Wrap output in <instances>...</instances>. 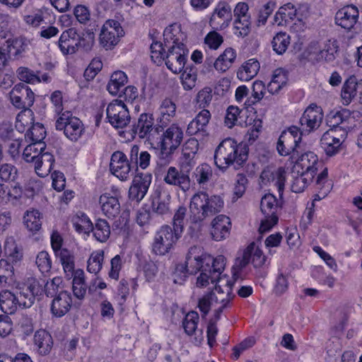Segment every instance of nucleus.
Listing matches in <instances>:
<instances>
[{
    "label": "nucleus",
    "instance_id": "nucleus-50",
    "mask_svg": "<svg viewBox=\"0 0 362 362\" xmlns=\"http://www.w3.org/2000/svg\"><path fill=\"white\" fill-rule=\"evenodd\" d=\"M193 176L200 186L204 185L212 178V168L207 163H202L195 168Z\"/></svg>",
    "mask_w": 362,
    "mask_h": 362
},
{
    "label": "nucleus",
    "instance_id": "nucleus-42",
    "mask_svg": "<svg viewBox=\"0 0 362 362\" xmlns=\"http://www.w3.org/2000/svg\"><path fill=\"white\" fill-rule=\"evenodd\" d=\"M235 58V51L233 48H227L215 61L214 68L218 71L225 72L231 66Z\"/></svg>",
    "mask_w": 362,
    "mask_h": 362
},
{
    "label": "nucleus",
    "instance_id": "nucleus-28",
    "mask_svg": "<svg viewBox=\"0 0 362 362\" xmlns=\"http://www.w3.org/2000/svg\"><path fill=\"white\" fill-rule=\"evenodd\" d=\"M211 119V113L208 110H202L187 125L186 132L192 136L198 133H206V127Z\"/></svg>",
    "mask_w": 362,
    "mask_h": 362
},
{
    "label": "nucleus",
    "instance_id": "nucleus-62",
    "mask_svg": "<svg viewBox=\"0 0 362 362\" xmlns=\"http://www.w3.org/2000/svg\"><path fill=\"white\" fill-rule=\"evenodd\" d=\"M62 280L60 277H54L45 285V293L47 297L54 298L63 290L60 288Z\"/></svg>",
    "mask_w": 362,
    "mask_h": 362
},
{
    "label": "nucleus",
    "instance_id": "nucleus-38",
    "mask_svg": "<svg viewBox=\"0 0 362 362\" xmlns=\"http://www.w3.org/2000/svg\"><path fill=\"white\" fill-rule=\"evenodd\" d=\"M292 182L291 185V191L295 193H300L304 191L308 185L313 181L314 177L313 175L300 173L299 170L295 172L293 169L292 172Z\"/></svg>",
    "mask_w": 362,
    "mask_h": 362
},
{
    "label": "nucleus",
    "instance_id": "nucleus-27",
    "mask_svg": "<svg viewBox=\"0 0 362 362\" xmlns=\"http://www.w3.org/2000/svg\"><path fill=\"white\" fill-rule=\"evenodd\" d=\"M254 247V243H250L243 251L241 256L235 259V263L232 267V278L234 281L243 279L246 275V268L250 262V252Z\"/></svg>",
    "mask_w": 362,
    "mask_h": 362
},
{
    "label": "nucleus",
    "instance_id": "nucleus-12",
    "mask_svg": "<svg viewBox=\"0 0 362 362\" xmlns=\"http://www.w3.org/2000/svg\"><path fill=\"white\" fill-rule=\"evenodd\" d=\"M187 50L183 43L168 47L164 58L165 65L173 73H180L185 68L187 61Z\"/></svg>",
    "mask_w": 362,
    "mask_h": 362
},
{
    "label": "nucleus",
    "instance_id": "nucleus-59",
    "mask_svg": "<svg viewBox=\"0 0 362 362\" xmlns=\"http://www.w3.org/2000/svg\"><path fill=\"white\" fill-rule=\"evenodd\" d=\"M151 57L152 61L158 65L161 64L166 55L165 47L160 42H153L151 45Z\"/></svg>",
    "mask_w": 362,
    "mask_h": 362
},
{
    "label": "nucleus",
    "instance_id": "nucleus-19",
    "mask_svg": "<svg viewBox=\"0 0 362 362\" xmlns=\"http://www.w3.org/2000/svg\"><path fill=\"white\" fill-rule=\"evenodd\" d=\"M132 164L130 159L122 151H117L112 153L110 159V169L111 173L121 180H126L129 177Z\"/></svg>",
    "mask_w": 362,
    "mask_h": 362
},
{
    "label": "nucleus",
    "instance_id": "nucleus-14",
    "mask_svg": "<svg viewBox=\"0 0 362 362\" xmlns=\"http://www.w3.org/2000/svg\"><path fill=\"white\" fill-rule=\"evenodd\" d=\"M183 139L184 132L182 128L177 123H173L160 131L155 142L176 150L182 144Z\"/></svg>",
    "mask_w": 362,
    "mask_h": 362
},
{
    "label": "nucleus",
    "instance_id": "nucleus-57",
    "mask_svg": "<svg viewBox=\"0 0 362 362\" xmlns=\"http://www.w3.org/2000/svg\"><path fill=\"white\" fill-rule=\"evenodd\" d=\"M235 281H234L233 278L232 279H229L227 275H221V274L219 277L216 280V282H218L219 284H216L212 287V288H215V289L218 293H223L224 292H226L227 297H233L232 293V288Z\"/></svg>",
    "mask_w": 362,
    "mask_h": 362
},
{
    "label": "nucleus",
    "instance_id": "nucleus-47",
    "mask_svg": "<svg viewBox=\"0 0 362 362\" xmlns=\"http://www.w3.org/2000/svg\"><path fill=\"white\" fill-rule=\"evenodd\" d=\"M356 78L355 76H351L345 81L341 92L343 105H349L352 100L356 98Z\"/></svg>",
    "mask_w": 362,
    "mask_h": 362
},
{
    "label": "nucleus",
    "instance_id": "nucleus-51",
    "mask_svg": "<svg viewBox=\"0 0 362 362\" xmlns=\"http://www.w3.org/2000/svg\"><path fill=\"white\" fill-rule=\"evenodd\" d=\"M45 148V143L32 142L25 148L23 153V159L28 163H34Z\"/></svg>",
    "mask_w": 362,
    "mask_h": 362
},
{
    "label": "nucleus",
    "instance_id": "nucleus-22",
    "mask_svg": "<svg viewBox=\"0 0 362 362\" xmlns=\"http://www.w3.org/2000/svg\"><path fill=\"white\" fill-rule=\"evenodd\" d=\"M286 175V170L282 167L276 169L267 168L262 172L260 178L265 185L271 182L273 183L278 189L279 196L281 197L284 189Z\"/></svg>",
    "mask_w": 362,
    "mask_h": 362
},
{
    "label": "nucleus",
    "instance_id": "nucleus-33",
    "mask_svg": "<svg viewBox=\"0 0 362 362\" xmlns=\"http://www.w3.org/2000/svg\"><path fill=\"white\" fill-rule=\"evenodd\" d=\"M42 214L38 210H27L23 217V224L28 231L35 234L42 227Z\"/></svg>",
    "mask_w": 362,
    "mask_h": 362
},
{
    "label": "nucleus",
    "instance_id": "nucleus-21",
    "mask_svg": "<svg viewBox=\"0 0 362 362\" xmlns=\"http://www.w3.org/2000/svg\"><path fill=\"white\" fill-rule=\"evenodd\" d=\"M163 180L166 184L177 187L185 192L190 188L189 175L174 166L168 168Z\"/></svg>",
    "mask_w": 362,
    "mask_h": 362
},
{
    "label": "nucleus",
    "instance_id": "nucleus-17",
    "mask_svg": "<svg viewBox=\"0 0 362 362\" xmlns=\"http://www.w3.org/2000/svg\"><path fill=\"white\" fill-rule=\"evenodd\" d=\"M152 180L148 173H137L129 189V198L139 203L146 194Z\"/></svg>",
    "mask_w": 362,
    "mask_h": 362
},
{
    "label": "nucleus",
    "instance_id": "nucleus-43",
    "mask_svg": "<svg viewBox=\"0 0 362 362\" xmlns=\"http://www.w3.org/2000/svg\"><path fill=\"white\" fill-rule=\"evenodd\" d=\"M90 229L93 230V236L95 239L100 243H105L110 238V226L105 219H97L94 226L91 223Z\"/></svg>",
    "mask_w": 362,
    "mask_h": 362
},
{
    "label": "nucleus",
    "instance_id": "nucleus-10",
    "mask_svg": "<svg viewBox=\"0 0 362 362\" xmlns=\"http://www.w3.org/2000/svg\"><path fill=\"white\" fill-rule=\"evenodd\" d=\"M322 119V108L315 104L309 105L300 118V127H298V129L300 135L308 134L317 129L320 127Z\"/></svg>",
    "mask_w": 362,
    "mask_h": 362
},
{
    "label": "nucleus",
    "instance_id": "nucleus-37",
    "mask_svg": "<svg viewBox=\"0 0 362 362\" xmlns=\"http://www.w3.org/2000/svg\"><path fill=\"white\" fill-rule=\"evenodd\" d=\"M351 114L349 110H342L330 112L327 117V124L330 128L340 127L341 126H350Z\"/></svg>",
    "mask_w": 362,
    "mask_h": 362
},
{
    "label": "nucleus",
    "instance_id": "nucleus-45",
    "mask_svg": "<svg viewBox=\"0 0 362 362\" xmlns=\"http://www.w3.org/2000/svg\"><path fill=\"white\" fill-rule=\"evenodd\" d=\"M60 259L63 266L64 271L68 278H71L75 274L76 270L75 268L74 256L72 252L67 249L63 248L57 255Z\"/></svg>",
    "mask_w": 362,
    "mask_h": 362
},
{
    "label": "nucleus",
    "instance_id": "nucleus-39",
    "mask_svg": "<svg viewBox=\"0 0 362 362\" xmlns=\"http://www.w3.org/2000/svg\"><path fill=\"white\" fill-rule=\"evenodd\" d=\"M29 42L23 37L6 40V58L18 57L28 49Z\"/></svg>",
    "mask_w": 362,
    "mask_h": 362
},
{
    "label": "nucleus",
    "instance_id": "nucleus-24",
    "mask_svg": "<svg viewBox=\"0 0 362 362\" xmlns=\"http://www.w3.org/2000/svg\"><path fill=\"white\" fill-rule=\"evenodd\" d=\"M72 298L69 292L62 290L59 295L52 299L51 312L53 315L61 317L66 315L72 306Z\"/></svg>",
    "mask_w": 362,
    "mask_h": 362
},
{
    "label": "nucleus",
    "instance_id": "nucleus-41",
    "mask_svg": "<svg viewBox=\"0 0 362 362\" xmlns=\"http://www.w3.org/2000/svg\"><path fill=\"white\" fill-rule=\"evenodd\" d=\"M72 277V290L74 295L78 300H82L85 298L87 291L84 272L81 269H77L75 272L74 276Z\"/></svg>",
    "mask_w": 362,
    "mask_h": 362
},
{
    "label": "nucleus",
    "instance_id": "nucleus-2",
    "mask_svg": "<svg viewBox=\"0 0 362 362\" xmlns=\"http://www.w3.org/2000/svg\"><path fill=\"white\" fill-rule=\"evenodd\" d=\"M223 207V201L216 195L209 196L199 192L192 196L189 204L190 221L194 223H201L207 218L219 213Z\"/></svg>",
    "mask_w": 362,
    "mask_h": 362
},
{
    "label": "nucleus",
    "instance_id": "nucleus-31",
    "mask_svg": "<svg viewBox=\"0 0 362 362\" xmlns=\"http://www.w3.org/2000/svg\"><path fill=\"white\" fill-rule=\"evenodd\" d=\"M99 202L103 214L109 218L116 217L120 212V204L118 199L107 194L100 197Z\"/></svg>",
    "mask_w": 362,
    "mask_h": 362
},
{
    "label": "nucleus",
    "instance_id": "nucleus-7",
    "mask_svg": "<svg viewBox=\"0 0 362 362\" xmlns=\"http://www.w3.org/2000/svg\"><path fill=\"white\" fill-rule=\"evenodd\" d=\"M301 136L298 127L292 126L287 131H284L277 141L276 149L278 153L286 156L291 155V158H296L298 155V144L301 141Z\"/></svg>",
    "mask_w": 362,
    "mask_h": 362
},
{
    "label": "nucleus",
    "instance_id": "nucleus-63",
    "mask_svg": "<svg viewBox=\"0 0 362 362\" xmlns=\"http://www.w3.org/2000/svg\"><path fill=\"white\" fill-rule=\"evenodd\" d=\"M4 250L6 254L9 258L12 259L13 262H18L21 260L23 257L21 250L17 247L12 238L6 241Z\"/></svg>",
    "mask_w": 362,
    "mask_h": 362
},
{
    "label": "nucleus",
    "instance_id": "nucleus-26",
    "mask_svg": "<svg viewBox=\"0 0 362 362\" xmlns=\"http://www.w3.org/2000/svg\"><path fill=\"white\" fill-rule=\"evenodd\" d=\"M176 110V105L171 98H165L161 101L158 107L159 116L157 118V122L163 129L167 127L175 117Z\"/></svg>",
    "mask_w": 362,
    "mask_h": 362
},
{
    "label": "nucleus",
    "instance_id": "nucleus-56",
    "mask_svg": "<svg viewBox=\"0 0 362 362\" xmlns=\"http://www.w3.org/2000/svg\"><path fill=\"white\" fill-rule=\"evenodd\" d=\"M182 84L185 90H192L196 85L197 81V69L185 67L182 70Z\"/></svg>",
    "mask_w": 362,
    "mask_h": 362
},
{
    "label": "nucleus",
    "instance_id": "nucleus-3",
    "mask_svg": "<svg viewBox=\"0 0 362 362\" xmlns=\"http://www.w3.org/2000/svg\"><path fill=\"white\" fill-rule=\"evenodd\" d=\"M94 40L95 35L93 32L88 31L81 36L75 28H71L61 34L58 46L63 54H73L79 47H82L86 51L90 50Z\"/></svg>",
    "mask_w": 362,
    "mask_h": 362
},
{
    "label": "nucleus",
    "instance_id": "nucleus-55",
    "mask_svg": "<svg viewBox=\"0 0 362 362\" xmlns=\"http://www.w3.org/2000/svg\"><path fill=\"white\" fill-rule=\"evenodd\" d=\"M25 137L33 143H43L46 131L42 124H33L25 134Z\"/></svg>",
    "mask_w": 362,
    "mask_h": 362
},
{
    "label": "nucleus",
    "instance_id": "nucleus-16",
    "mask_svg": "<svg viewBox=\"0 0 362 362\" xmlns=\"http://www.w3.org/2000/svg\"><path fill=\"white\" fill-rule=\"evenodd\" d=\"M55 127L57 130H64L65 136L73 141H78L84 132L82 122L75 117H60L57 120Z\"/></svg>",
    "mask_w": 362,
    "mask_h": 362
},
{
    "label": "nucleus",
    "instance_id": "nucleus-13",
    "mask_svg": "<svg viewBox=\"0 0 362 362\" xmlns=\"http://www.w3.org/2000/svg\"><path fill=\"white\" fill-rule=\"evenodd\" d=\"M233 15L235 34L239 37L247 36L251 28V16L248 5L245 2H239L233 10Z\"/></svg>",
    "mask_w": 362,
    "mask_h": 362
},
{
    "label": "nucleus",
    "instance_id": "nucleus-1",
    "mask_svg": "<svg viewBox=\"0 0 362 362\" xmlns=\"http://www.w3.org/2000/svg\"><path fill=\"white\" fill-rule=\"evenodd\" d=\"M248 152L249 148L246 144H238L233 139H226L214 151V164L222 170H226L232 165L242 166L248 158Z\"/></svg>",
    "mask_w": 362,
    "mask_h": 362
},
{
    "label": "nucleus",
    "instance_id": "nucleus-58",
    "mask_svg": "<svg viewBox=\"0 0 362 362\" xmlns=\"http://www.w3.org/2000/svg\"><path fill=\"white\" fill-rule=\"evenodd\" d=\"M17 168L8 163H4L0 166V180L3 182H13L17 178Z\"/></svg>",
    "mask_w": 362,
    "mask_h": 362
},
{
    "label": "nucleus",
    "instance_id": "nucleus-34",
    "mask_svg": "<svg viewBox=\"0 0 362 362\" xmlns=\"http://www.w3.org/2000/svg\"><path fill=\"white\" fill-rule=\"evenodd\" d=\"M34 343L40 354L47 355L52 350L53 339L48 332L40 329L34 335Z\"/></svg>",
    "mask_w": 362,
    "mask_h": 362
},
{
    "label": "nucleus",
    "instance_id": "nucleus-61",
    "mask_svg": "<svg viewBox=\"0 0 362 362\" xmlns=\"http://www.w3.org/2000/svg\"><path fill=\"white\" fill-rule=\"evenodd\" d=\"M13 274V267L7 260L0 259V284L6 286Z\"/></svg>",
    "mask_w": 362,
    "mask_h": 362
},
{
    "label": "nucleus",
    "instance_id": "nucleus-49",
    "mask_svg": "<svg viewBox=\"0 0 362 362\" xmlns=\"http://www.w3.org/2000/svg\"><path fill=\"white\" fill-rule=\"evenodd\" d=\"M103 262L104 251L102 250L93 251L87 261L88 272L97 274L102 269Z\"/></svg>",
    "mask_w": 362,
    "mask_h": 362
},
{
    "label": "nucleus",
    "instance_id": "nucleus-15",
    "mask_svg": "<svg viewBox=\"0 0 362 362\" xmlns=\"http://www.w3.org/2000/svg\"><path fill=\"white\" fill-rule=\"evenodd\" d=\"M122 35L123 29L120 23L115 20H108L102 28L100 42L106 49H110L117 44L119 37Z\"/></svg>",
    "mask_w": 362,
    "mask_h": 362
},
{
    "label": "nucleus",
    "instance_id": "nucleus-46",
    "mask_svg": "<svg viewBox=\"0 0 362 362\" xmlns=\"http://www.w3.org/2000/svg\"><path fill=\"white\" fill-rule=\"evenodd\" d=\"M321 147L324 149L326 154L329 156H332L337 154L340 148L341 144L339 143V139L330 134L324 133L320 139Z\"/></svg>",
    "mask_w": 362,
    "mask_h": 362
},
{
    "label": "nucleus",
    "instance_id": "nucleus-40",
    "mask_svg": "<svg viewBox=\"0 0 362 362\" xmlns=\"http://www.w3.org/2000/svg\"><path fill=\"white\" fill-rule=\"evenodd\" d=\"M259 69V63L255 59L247 61L237 72L238 78L241 81H250L254 78Z\"/></svg>",
    "mask_w": 362,
    "mask_h": 362
},
{
    "label": "nucleus",
    "instance_id": "nucleus-36",
    "mask_svg": "<svg viewBox=\"0 0 362 362\" xmlns=\"http://www.w3.org/2000/svg\"><path fill=\"white\" fill-rule=\"evenodd\" d=\"M217 18L223 20L221 27H226L232 19L231 8L226 2H220L214 9V13L210 19V24L215 25Z\"/></svg>",
    "mask_w": 362,
    "mask_h": 362
},
{
    "label": "nucleus",
    "instance_id": "nucleus-8",
    "mask_svg": "<svg viewBox=\"0 0 362 362\" xmlns=\"http://www.w3.org/2000/svg\"><path fill=\"white\" fill-rule=\"evenodd\" d=\"M181 233L165 225L156 232L153 243V251L158 255H164L170 252L180 238Z\"/></svg>",
    "mask_w": 362,
    "mask_h": 362
},
{
    "label": "nucleus",
    "instance_id": "nucleus-52",
    "mask_svg": "<svg viewBox=\"0 0 362 362\" xmlns=\"http://www.w3.org/2000/svg\"><path fill=\"white\" fill-rule=\"evenodd\" d=\"M274 51L278 54H284L290 44V36L286 33H277L272 42Z\"/></svg>",
    "mask_w": 362,
    "mask_h": 362
},
{
    "label": "nucleus",
    "instance_id": "nucleus-20",
    "mask_svg": "<svg viewBox=\"0 0 362 362\" xmlns=\"http://www.w3.org/2000/svg\"><path fill=\"white\" fill-rule=\"evenodd\" d=\"M295 165L293 166L294 170L300 168L301 173H306L313 177H315L319 167L322 165V163L319 162L317 156L312 151H307L302 153L300 156H296Z\"/></svg>",
    "mask_w": 362,
    "mask_h": 362
},
{
    "label": "nucleus",
    "instance_id": "nucleus-25",
    "mask_svg": "<svg viewBox=\"0 0 362 362\" xmlns=\"http://www.w3.org/2000/svg\"><path fill=\"white\" fill-rule=\"evenodd\" d=\"M230 220L225 215H218L211 222V235L216 241L226 238L230 234Z\"/></svg>",
    "mask_w": 362,
    "mask_h": 362
},
{
    "label": "nucleus",
    "instance_id": "nucleus-30",
    "mask_svg": "<svg viewBox=\"0 0 362 362\" xmlns=\"http://www.w3.org/2000/svg\"><path fill=\"white\" fill-rule=\"evenodd\" d=\"M155 194L152 202L153 211L159 215L168 214L170 212V195L160 188L156 189Z\"/></svg>",
    "mask_w": 362,
    "mask_h": 362
},
{
    "label": "nucleus",
    "instance_id": "nucleus-4",
    "mask_svg": "<svg viewBox=\"0 0 362 362\" xmlns=\"http://www.w3.org/2000/svg\"><path fill=\"white\" fill-rule=\"evenodd\" d=\"M206 257H211L210 255L203 253L201 247L198 246L191 247L186 256L185 264H177L173 273L174 282L181 284L187 277V273L189 274L201 272L206 264Z\"/></svg>",
    "mask_w": 362,
    "mask_h": 362
},
{
    "label": "nucleus",
    "instance_id": "nucleus-64",
    "mask_svg": "<svg viewBox=\"0 0 362 362\" xmlns=\"http://www.w3.org/2000/svg\"><path fill=\"white\" fill-rule=\"evenodd\" d=\"M36 264L39 270L42 273H47L52 267V261L49 254L46 251H41L36 257Z\"/></svg>",
    "mask_w": 362,
    "mask_h": 362
},
{
    "label": "nucleus",
    "instance_id": "nucleus-23",
    "mask_svg": "<svg viewBox=\"0 0 362 362\" xmlns=\"http://www.w3.org/2000/svg\"><path fill=\"white\" fill-rule=\"evenodd\" d=\"M358 18V8L353 5L344 6L335 15V23L345 30H350L356 23Z\"/></svg>",
    "mask_w": 362,
    "mask_h": 362
},
{
    "label": "nucleus",
    "instance_id": "nucleus-11",
    "mask_svg": "<svg viewBox=\"0 0 362 362\" xmlns=\"http://www.w3.org/2000/svg\"><path fill=\"white\" fill-rule=\"evenodd\" d=\"M107 119L115 128L122 129L129 124L131 117L127 105L122 101L115 100L106 109Z\"/></svg>",
    "mask_w": 362,
    "mask_h": 362
},
{
    "label": "nucleus",
    "instance_id": "nucleus-5",
    "mask_svg": "<svg viewBox=\"0 0 362 362\" xmlns=\"http://www.w3.org/2000/svg\"><path fill=\"white\" fill-rule=\"evenodd\" d=\"M206 264L200 272L199 276L197 278L196 287H206L211 282L214 284L222 274L226 266V258L223 255L206 257Z\"/></svg>",
    "mask_w": 362,
    "mask_h": 362
},
{
    "label": "nucleus",
    "instance_id": "nucleus-32",
    "mask_svg": "<svg viewBox=\"0 0 362 362\" xmlns=\"http://www.w3.org/2000/svg\"><path fill=\"white\" fill-rule=\"evenodd\" d=\"M18 296L8 290L0 292V309L6 314H13L21 307Z\"/></svg>",
    "mask_w": 362,
    "mask_h": 362
},
{
    "label": "nucleus",
    "instance_id": "nucleus-44",
    "mask_svg": "<svg viewBox=\"0 0 362 362\" xmlns=\"http://www.w3.org/2000/svg\"><path fill=\"white\" fill-rule=\"evenodd\" d=\"M127 83V76L124 71H115L110 77V81L107 86V90L110 94L116 95Z\"/></svg>",
    "mask_w": 362,
    "mask_h": 362
},
{
    "label": "nucleus",
    "instance_id": "nucleus-18",
    "mask_svg": "<svg viewBox=\"0 0 362 362\" xmlns=\"http://www.w3.org/2000/svg\"><path fill=\"white\" fill-rule=\"evenodd\" d=\"M11 103L16 108H27L33 106L35 95L28 86L24 83L16 84L9 93Z\"/></svg>",
    "mask_w": 362,
    "mask_h": 362
},
{
    "label": "nucleus",
    "instance_id": "nucleus-54",
    "mask_svg": "<svg viewBox=\"0 0 362 362\" xmlns=\"http://www.w3.org/2000/svg\"><path fill=\"white\" fill-rule=\"evenodd\" d=\"M217 301L218 298L215 296V293L211 288L199 299L198 308L203 317L209 313L213 303Z\"/></svg>",
    "mask_w": 362,
    "mask_h": 362
},
{
    "label": "nucleus",
    "instance_id": "nucleus-60",
    "mask_svg": "<svg viewBox=\"0 0 362 362\" xmlns=\"http://www.w3.org/2000/svg\"><path fill=\"white\" fill-rule=\"evenodd\" d=\"M17 76L18 78L24 82L28 83H35V82H40V72H37V74H35L33 71L29 69L27 67H19L17 69Z\"/></svg>",
    "mask_w": 362,
    "mask_h": 362
},
{
    "label": "nucleus",
    "instance_id": "nucleus-9",
    "mask_svg": "<svg viewBox=\"0 0 362 362\" xmlns=\"http://www.w3.org/2000/svg\"><path fill=\"white\" fill-rule=\"evenodd\" d=\"M260 209L264 218L261 221L259 230L263 233L269 231L278 222L276 213L279 205L276 197L272 194H265L262 198Z\"/></svg>",
    "mask_w": 362,
    "mask_h": 362
},
{
    "label": "nucleus",
    "instance_id": "nucleus-6",
    "mask_svg": "<svg viewBox=\"0 0 362 362\" xmlns=\"http://www.w3.org/2000/svg\"><path fill=\"white\" fill-rule=\"evenodd\" d=\"M163 130L158 123L154 124V117L151 113H142L139 115L137 122L132 125V131L137 134L140 139H146L151 143L155 142L157 136Z\"/></svg>",
    "mask_w": 362,
    "mask_h": 362
},
{
    "label": "nucleus",
    "instance_id": "nucleus-35",
    "mask_svg": "<svg viewBox=\"0 0 362 362\" xmlns=\"http://www.w3.org/2000/svg\"><path fill=\"white\" fill-rule=\"evenodd\" d=\"M151 154L146 151L139 152V147L137 145H133L129 153L130 162L132 167L136 169L140 167L141 169H146L150 164Z\"/></svg>",
    "mask_w": 362,
    "mask_h": 362
},
{
    "label": "nucleus",
    "instance_id": "nucleus-48",
    "mask_svg": "<svg viewBox=\"0 0 362 362\" xmlns=\"http://www.w3.org/2000/svg\"><path fill=\"white\" fill-rule=\"evenodd\" d=\"M339 46L336 40H329L325 44L324 48L319 50L318 59H325L326 62H333L336 59V54L338 52Z\"/></svg>",
    "mask_w": 362,
    "mask_h": 362
},
{
    "label": "nucleus",
    "instance_id": "nucleus-29",
    "mask_svg": "<svg viewBox=\"0 0 362 362\" xmlns=\"http://www.w3.org/2000/svg\"><path fill=\"white\" fill-rule=\"evenodd\" d=\"M44 151L42 150L40 155L37 156L34 162L35 170L42 177L50 173L54 163V156L51 153L48 151L44 152Z\"/></svg>",
    "mask_w": 362,
    "mask_h": 362
},
{
    "label": "nucleus",
    "instance_id": "nucleus-53",
    "mask_svg": "<svg viewBox=\"0 0 362 362\" xmlns=\"http://www.w3.org/2000/svg\"><path fill=\"white\" fill-rule=\"evenodd\" d=\"M199 317L197 312H189L182 320V327L187 335H192L197 329Z\"/></svg>",
    "mask_w": 362,
    "mask_h": 362
}]
</instances>
